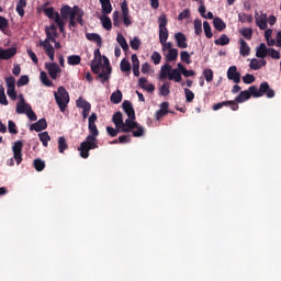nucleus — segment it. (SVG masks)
Here are the masks:
<instances>
[{
	"mask_svg": "<svg viewBox=\"0 0 281 281\" xmlns=\"http://www.w3.org/2000/svg\"><path fill=\"white\" fill-rule=\"evenodd\" d=\"M100 21L104 30H106L108 32H111V30H113V22H111V18H109V15H102L100 18Z\"/></svg>",
	"mask_w": 281,
	"mask_h": 281,
	"instance_id": "28",
	"label": "nucleus"
},
{
	"mask_svg": "<svg viewBox=\"0 0 281 281\" xmlns=\"http://www.w3.org/2000/svg\"><path fill=\"white\" fill-rule=\"evenodd\" d=\"M256 19V25L259 27V30H266L267 29V13H261L258 15V12L255 15Z\"/></svg>",
	"mask_w": 281,
	"mask_h": 281,
	"instance_id": "19",
	"label": "nucleus"
},
{
	"mask_svg": "<svg viewBox=\"0 0 281 281\" xmlns=\"http://www.w3.org/2000/svg\"><path fill=\"white\" fill-rule=\"evenodd\" d=\"M121 12L124 25H126V27L133 25V21H131V12L128 11V2L126 0L121 3Z\"/></svg>",
	"mask_w": 281,
	"mask_h": 281,
	"instance_id": "10",
	"label": "nucleus"
},
{
	"mask_svg": "<svg viewBox=\"0 0 281 281\" xmlns=\"http://www.w3.org/2000/svg\"><path fill=\"white\" fill-rule=\"evenodd\" d=\"M45 32L46 38L45 41H41L40 45L44 48V52L48 56L49 60L54 63V56L56 54V50L54 49V46L50 43H56V38H58V32L49 31V29H46Z\"/></svg>",
	"mask_w": 281,
	"mask_h": 281,
	"instance_id": "3",
	"label": "nucleus"
},
{
	"mask_svg": "<svg viewBox=\"0 0 281 281\" xmlns=\"http://www.w3.org/2000/svg\"><path fill=\"white\" fill-rule=\"evenodd\" d=\"M8 27H10V21L7 18L0 15V31L7 36L10 35L7 31Z\"/></svg>",
	"mask_w": 281,
	"mask_h": 281,
	"instance_id": "32",
	"label": "nucleus"
},
{
	"mask_svg": "<svg viewBox=\"0 0 281 281\" xmlns=\"http://www.w3.org/2000/svg\"><path fill=\"white\" fill-rule=\"evenodd\" d=\"M13 56H16V47H10L7 49L0 47V60H10Z\"/></svg>",
	"mask_w": 281,
	"mask_h": 281,
	"instance_id": "16",
	"label": "nucleus"
},
{
	"mask_svg": "<svg viewBox=\"0 0 281 281\" xmlns=\"http://www.w3.org/2000/svg\"><path fill=\"white\" fill-rule=\"evenodd\" d=\"M214 43L215 45H221L222 47H224V45H229V36L223 34L220 36V38L215 40Z\"/></svg>",
	"mask_w": 281,
	"mask_h": 281,
	"instance_id": "46",
	"label": "nucleus"
},
{
	"mask_svg": "<svg viewBox=\"0 0 281 281\" xmlns=\"http://www.w3.org/2000/svg\"><path fill=\"white\" fill-rule=\"evenodd\" d=\"M239 45H240L239 46L240 56H244V58H246V56H249V54H251V47H249V45L245 40L240 38Z\"/></svg>",
	"mask_w": 281,
	"mask_h": 281,
	"instance_id": "23",
	"label": "nucleus"
},
{
	"mask_svg": "<svg viewBox=\"0 0 281 281\" xmlns=\"http://www.w3.org/2000/svg\"><path fill=\"white\" fill-rule=\"evenodd\" d=\"M25 85H30V77L27 75H23L16 82V87H25Z\"/></svg>",
	"mask_w": 281,
	"mask_h": 281,
	"instance_id": "52",
	"label": "nucleus"
},
{
	"mask_svg": "<svg viewBox=\"0 0 281 281\" xmlns=\"http://www.w3.org/2000/svg\"><path fill=\"white\" fill-rule=\"evenodd\" d=\"M203 29H204V34L206 38H212V36H214V34L212 33V26H210V22L204 21Z\"/></svg>",
	"mask_w": 281,
	"mask_h": 281,
	"instance_id": "50",
	"label": "nucleus"
},
{
	"mask_svg": "<svg viewBox=\"0 0 281 281\" xmlns=\"http://www.w3.org/2000/svg\"><path fill=\"white\" fill-rule=\"evenodd\" d=\"M112 122L116 126V128H120L122 124L124 123V120L122 119V112H116L112 116Z\"/></svg>",
	"mask_w": 281,
	"mask_h": 281,
	"instance_id": "35",
	"label": "nucleus"
},
{
	"mask_svg": "<svg viewBox=\"0 0 281 281\" xmlns=\"http://www.w3.org/2000/svg\"><path fill=\"white\" fill-rule=\"evenodd\" d=\"M5 83H7V95L13 101H16L19 98L16 93V79L14 77H7L5 78Z\"/></svg>",
	"mask_w": 281,
	"mask_h": 281,
	"instance_id": "6",
	"label": "nucleus"
},
{
	"mask_svg": "<svg viewBox=\"0 0 281 281\" xmlns=\"http://www.w3.org/2000/svg\"><path fill=\"white\" fill-rule=\"evenodd\" d=\"M102 54L100 53V48L94 50V58L91 63V71L93 74H100V69H102Z\"/></svg>",
	"mask_w": 281,
	"mask_h": 281,
	"instance_id": "7",
	"label": "nucleus"
},
{
	"mask_svg": "<svg viewBox=\"0 0 281 281\" xmlns=\"http://www.w3.org/2000/svg\"><path fill=\"white\" fill-rule=\"evenodd\" d=\"M223 106H229L232 111H238L239 109L238 103H236V101H222L213 104L212 109L213 111H218L223 109Z\"/></svg>",
	"mask_w": 281,
	"mask_h": 281,
	"instance_id": "14",
	"label": "nucleus"
},
{
	"mask_svg": "<svg viewBox=\"0 0 281 281\" xmlns=\"http://www.w3.org/2000/svg\"><path fill=\"white\" fill-rule=\"evenodd\" d=\"M0 104H3V106H8V97L5 95V88H3V85H0Z\"/></svg>",
	"mask_w": 281,
	"mask_h": 281,
	"instance_id": "47",
	"label": "nucleus"
},
{
	"mask_svg": "<svg viewBox=\"0 0 281 281\" xmlns=\"http://www.w3.org/2000/svg\"><path fill=\"white\" fill-rule=\"evenodd\" d=\"M172 71V66L170 64H165L160 69V80H166L168 75Z\"/></svg>",
	"mask_w": 281,
	"mask_h": 281,
	"instance_id": "31",
	"label": "nucleus"
},
{
	"mask_svg": "<svg viewBox=\"0 0 281 281\" xmlns=\"http://www.w3.org/2000/svg\"><path fill=\"white\" fill-rule=\"evenodd\" d=\"M194 34H196V36H201V34H203V22L201 19L194 20Z\"/></svg>",
	"mask_w": 281,
	"mask_h": 281,
	"instance_id": "40",
	"label": "nucleus"
},
{
	"mask_svg": "<svg viewBox=\"0 0 281 281\" xmlns=\"http://www.w3.org/2000/svg\"><path fill=\"white\" fill-rule=\"evenodd\" d=\"M203 76L206 82H212V80H214V71L210 68L203 70Z\"/></svg>",
	"mask_w": 281,
	"mask_h": 281,
	"instance_id": "53",
	"label": "nucleus"
},
{
	"mask_svg": "<svg viewBox=\"0 0 281 281\" xmlns=\"http://www.w3.org/2000/svg\"><path fill=\"white\" fill-rule=\"evenodd\" d=\"M120 67H121V71H123V72L130 71L131 70V63L126 59H123L121 61Z\"/></svg>",
	"mask_w": 281,
	"mask_h": 281,
	"instance_id": "61",
	"label": "nucleus"
},
{
	"mask_svg": "<svg viewBox=\"0 0 281 281\" xmlns=\"http://www.w3.org/2000/svg\"><path fill=\"white\" fill-rule=\"evenodd\" d=\"M177 58H179V50L177 48L170 49L166 55L167 63H173Z\"/></svg>",
	"mask_w": 281,
	"mask_h": 281,
	"instance_id": "34",
	"label": "nucleus"
},
{
	"mask_svg": "<svg viewBox=\"0 0 281 281\" xmlns=\"http://www.w3.org/2000/svg\"><path fill=\"white\" fill-rule=\"evenodd\" d=\"M13 150V159L16 161L19 166L21 161H23V140H16L12 147Z\"/></svg>",
	"mask_w": 281,
	"mask_h": 281,
	"instance_id": "8",
	"label": "nucleus"
},
{
	"mask_svg": "<svg viewBox=\"0 0 281 281\" xmlns=\"http://www.w3.org/2000/svg\"><path fill=\"white\" fill-rule=\"evenodd\" d=\"M103 65L105 66L102 70V72H100L98 75V78H101V80H103V82H106V80H109L110 76H111V63L109 61V57L103 56Z\"/></svg>",
	"mask_w": 281,
	"mask_h": 281,
	"instance_id": "11",
	"label": "nucleus"
},
{
	"mask_svg": "<svg viewBox=\"0 0 281 281\" xmlns=\"http://www.w3.org/2000/svg\"><path fill=\"white\" fill-rule=\"evenodd\" d=\"M33 166H34L35 170H37V172H43V170H45V161H43L41 159H35L33 161Z\"/></svg>",
	"mask_w": 281,
	"mask_h": 281,
	"instance_id": "51",
	"label": "nucleus"
},
{
	"mask_svg": "<svg viewBox=\"0 0 281 281\" xmlns=\"http://www.w3.org/2000/svg\"><path fill=\"white\" fill-rule=\"evenodd\" d=\"M106 133L108 135H110V137H117V134L119 133H122V130L121 128H113L111 126H108L106 127Z\"/></svg>",
	"mask_w": 281,
	"mask_h": 281,
	"instance_id": "58",
	"label": "nucleus"
},
{
	"mask_svg": "<svg viewBox=\"0 0 281 281\" xmlns=\"http://www.w3.org/2000/svg\"><path fill=\"white\" fill-rule=\"evenodd\" d=\"M213 26L215 27V30H217V32H223V30H225V27H227V24L224 23L223 19L214 18Z\"/></svg>",
	"mask_w": 281,
	"mask_h": 281,
	"instance_id": "30",
	"label": "nucleus"
},
{
	"mask_svg": "<svg viewBox=\"0 0 281 281\" xmlns=\"http://www.w3.org/2000/svg\"><path fill=\"white\" fill-rule=\"evenodd\" d=\"M55 23L58 25L59 32H61V34H65L66 21L63 18H60V14H58V13H56Z\"/></svg>",
	"mask_w": 281,
	"mask_h": 281,
	"instance_id": "45",
	"label": "nucleus"
},
{
	"mask_svg": "<svg viewBox=\"0 0 281 281\" xmlns=\"http://www.w3.org/2000/svg\"><path fill=\"white\" fill-rule=\"evenodd\" d=\"M87 41H91L92 43L97 44V47H102V37L98 33H87L86 34Z\"/></svg>",
	"mask_w": 281,
	"mask_h": 281,
	"instance_id": "26",
	"label": "nucleus"
},
{
	"mask_svg": "<svg viewBox=\"0 0 281 281\" xmlns=\"http://www.w3.org/2000/svg\"><path fill=\"white\" fill-rule=\"evenodd\" d=\"M54 95L59 106V110L61 111V113H65L67 104H69V92H67V89H65V87L60 86L57 92L54 93Z\"/></svg>",
	"mask_w": 281,
	"mask_h": 281,
	"instance_id": "4",
	"label": "nucleus"
},
{
	"mask_svg": "<svg viewBox=\"0 0 281 281\" xmlns=\"http://www.w3.org/2000/svg\"><path fill=\"white\" fill-rule=\"evenodd\" d=\"M268 56L274 58V60H280V52L276 50V48H268Z\"/></svg>",
	"mask_w": 281,
	"mask_h": 281,
	"instance_id": "59",
	"label": "nucleus"
},
{
	"mask_svg": "<svg viewBox=\"0 0 281 281\" xmlns=\"http://www.w3.org/2000/svg\"><path fill=\"white\" fill-rule=\"evenodd\" d=\"M46 69L52 80H56V78H58V74L63 71L60 66H58L56 63L46 64Z\"/></svg>",
	"mask_w": 281,
	"mask_h": 281,
	"instance_id": "13",
	"label": "nucleus"
},
{
	"mask_svg": "<svg viewBox=\"0 0 281 281\" xmlns=\"http://www.w3.org/2000/svg\"><path fill=\"white\" fill-rule=\"evenodd\" d=\"M183 19H190V9H184L181 13H179L178 21H183Z\"/></svg>",
	"mask_w": 281,
	"mask_h": 281,
	"instance_id": "64",
	"label": "nucleus"
},
{
	"mask_svg": "<svg viewBox=\"0 0 281 281\" xmlns=\"http://www.w3.org/2000/svg\"><path fill=\"white\" fill-rule=\"evenodd\" d=\"M8 128L11 135H16V133H19V131L16 130V123H14L13 121L8 122Z\"/></svg>",
	"mask_w": 281,
	"mask_h": 281,
	"instance_id": "62",
	"label": "nucleus"
},
{
	"mask_svg": "<svg viewBox=\"0 0 281 281\" xmlns=\"http://www.w3.org/2000/svg\"><path fill=\"white\" fill-rule=\"evenodd\" d=\"M74 9H71V7H69V5H64V7H61V9H60V14H61V19L64 20V21H67V19H69V14H71V11H72Z\"/></svg>",
	"mask_w": 281,
	"mask_h": 281,
	"instance_id": "42",
	"label": "nucleus"
},
{
	"mask_svg": "<svg viewBox=\"0 0 281 281\" xmlns=\"http://www.w3.org/2000/svg\"><path fill=\"white\" fill-rule=\"evenodd\" d=\"M110 102H112V104H120V102H122V92L120 90L114 91L110 95Z\"/></svg>",
	"mask_w": 281,
	"mask_h": 281,
	"instance_id": "36",
	"label": "nucleus"
},
{
	"mask_svg": "<svg viewBox=\"0 0 281 281\" xmlns=\"http://www.w3.org/2000/svg\"><path fill=\"white\" fill-rule=\"evenodd\" d=\"M268 55H269V48H267V44L261 43L256 52L257 58H261L265 60V58H267Z\"/></svg>",
	"mask_w": 281,
	"mask_h": 281,
	"instance_id": "25",
	"label": "nucleus"
},
{
	"mask_svg": "<svg viewBox=\"0 0 281 281\" xmlns=\"http://www.w3.org/2000/svg\"><path fill=\"white\" fill-rule=\"evenodd\" d=\"M238 19H239L240 23H252V21H254V16L249 15L247 13H239Z\"/></svg>",
	"mask_w": 281,
	"mask_h": 281,
	"instance_id": "49",
	"label": "nucleus"
},
{
	"mask_svg": "<svg viewBox=\"0 0 281 281\" xmlns=\"http://www.w3.org/2000/svg\"><path fill=\"white\" fill-rule=\"evenodd\" d=\"M181 74L182 72H179V69L171 68V71L168 74V79L175 80V82H181L182 80Z\"/></svg>",
	"mask_w": 281,
	"mask_h": 281,
	"instance_id": "29",
	"label": "nucleus"
},
{
	"mask_svg": "<svg viewBox=\"0 0 281 281\" xmlns=\"http://www.w3.org/2000/svg\"><path fill=\"white\" fill-rule=\"evenodd\" d=\"M95 122H98V114L91 113L88 119V131L90 134L86 137V140L82 142L78 147V150L80 151V157H82V159H89V150H95V148H99L98 135H100V131H98Z\"/></svg>",
	"mask_w": 281,
	"mask_h": 281,
	"instance_id": "1",
	"label": "nucleus"
},
{
	"mask_svg": "<svg viewBox=\"0 0 281 281\" xmlns=\"http://www.w3.org/2000/svg\"><path fill=\"white\" fill-rule=\"evenodd\" d=\"M150 58L154 65H159L161 63V54H159V52H154Z\"/></svg>",
	"mask_w": 281,
	"mask_h": 281,
	"instance_id": "60",
	"label": "nucleus"
},
{
	"mask_svg": "<svg viewBox=\"0 0 281 281\" xmlns=\"http://www.w3.org/2000/svg\"><path fill=\"white\" fill-rule=\"evenodd\" d=\"M184 94H186V101L187 102H192L194 100V92H192V90L186 88L184 89Z\"/></svg>",
	"mask_w": 281,
	"mask_h": 281,
	"instance_id": "63",
	"label": "nucleus"
},
{
	"mask_svg": "<svg viewBox=\"0 0 281 281\" xmlns=\"http://www.w3.org/2000/svg\"><path fill=\"white\" fill-rule=\"evenodd\" d=\"M38 138H40V140L42 142V144H43V146H44L45 148H47L48 142L52 140V137L49 136V133H47V132H42V133H40V134H38Z\"/></svg>",
	"mask_w": 281,
	"mask_h": 281,
	"instance_id": "38",
	"label": "nucleus"
},
{
	"mask_svg": "<svg viewBox=\"0 0 281 281\" xmlns=\"http://www.w3.org/2000/svg\"><path fill=\"white\" fill-rule=\"evenodd\" d=\"M228 80H233L235 85H239L240 82V72H238V68L236 66H231L227 70Z\"/></svg>",
	"mask_w": 281,
	"mask_h": 281,
	"instance_id": "15",
	"label": "nucleus"
},
{
	"mask_svg": "<svg viewBox=\"0 0 281 281\" xmlns=\"http://www.w3.org/2000/svg\"><path fill=\"white\" fill-rule=\"evenodd\" d=\"M262 67H267V60L256 58L250 60L249 68L254 71H258V69H262Z\"/></svg>",
	"mask_w": 281,
	"mask_h": 281,
	"instance_id": "21",
	"label": "nucleus"
},
{
	"mask_svg": "<svg viewBox=\"0 0 281 281\" xmlns=\"http://www.w3.org/2000/svg\"><path fill=\"white\" fill-rule=\"evenodd\" d=\"M240 35L244 36V38H246V41H251L252 36H254V30L249 29V27H244L239 31Z\"/></svg>",
	"mask_w": 281,
	"mask_h": 281,
	"instance_id": "39",
	"label": "nucleus"
},
{
	"mask_svg": "<svg viewBox=\"0 0 281 281\" xmlns=\"http://www.w3.org/2000/svg\"><path fill=\"white\" fill-rule=\"evenodd\" d=\"M267 95V98H276V91L269 87V82L263 81L260 83L259 89L256 86L249 87L248 91H241L233 102L236 104H243V102H247L249 98H262V95Z\"/></svg>",
	"mask_w": 281,
	"mask_h": 281,
	"instance_id": "2",
	"label": "nucleus"
},
{
	"mask_svg": "<svg viewBox=\"0 0 281 281\" xmlns=\"http://www.w3.org/2000/svg\"><path fill=\"white\" fill-rule=\"evenodd\" d=\"M40 78L41 81L45 85V87H54V82L49 80V77H47V72L41 71Z\"/></svg>",
	"mask_w": 281,
	"mask_h": 281,
	"instance_id": "44",
	"label": "nucleus"
},
{
	"mask_svg": "<svg viewBox=\"0 0 281 281\" xmlns=\"http://www.w3.org/2000/svg\"><path fill=\"white\" fill-rule=\"evenodd\" d=\"M30 128L31 131H35V133H41V131L47 128V120L40 119L36 123H33Z\"/></svg>",
	"mask_w": 281,
	"mask_h": 281,
	"instance_id": "20",
	"label": "nucleus"
},
{
	"mask_svg": "<svg viewBox=\"0 0 281 281\" xmlns=\"http://www.w3.org/2000/svg\"><path fill=\"white\" fill-rule=\"evenodd\" d=\"M101 8L102 14H111V12H113V5H111V0L108 2H102Z\"/></svg>",
	"mask_w": 281,
	"mask_h": 281,
	"instance_id": "48",
	"label": "nucleus"
},
{
	"mask_svg": "<svg viewBox=\"0 0 281 281\" xmlns=\"http://www.w3.org/2000/svg\"><path fill=\"white\" fill-rule=\"evenodd\" d=\"M45 16H47L48 19H52L56 22V14H60L56 11H54V7H50V8H46L43 10Z\"/></svg>",
	"mask_w": 281,
	"mask_h": 281,
	"instance_id": "43",
	"label": "nucleus"
},
{
	"mask_svg": "<svg viewBox=\"0 0 281 281\" xmlns=\"http://www.w3.org/2000/svg\"><path fill=\"white\" fill-rule=\"evenodd\" d=\"M69 148V145L67 144V138L65 136H60L58 138V150L60 154L65 153Z\"/></svg>",
	"mask_w": 281,
	"mask_h": 281,
	"instance_id": "37",
	"label": "nucleus"
},
{
	"mask_svg": "<svg viewBox=\"0 0 281 281\" xmlns=\"http://www.w3.org/2000/svg\"><path fill=\"white\" fill-rule=\"evenodd\" d=\"M168 106H170V103H168L167 101L160 103V109L155 113V117L157 121L161 120V117H165V115H168V113H170Z\"/></svg>",
	"mask_w": 281,
	"mask_h": 281,
	"instance_id": "17",
	"label": "nucleus"
},
{
	"mask_svg": "<svg viewBox=\"0 0 281 281\" xmlns=\"http://www.w3.org/2000/svg\"><path fill=\"white\" fill-rule=\"evenodd\" d=\"M116 42L119 43V45H121L123 52H128V43L126 42V37H124L122 33L117 34Z\"/></svg>",
	"mask_w": 281,
	"mask_h": 281,
	"instance_id": "33",
	"label": "nucleus"
},
{
	"mask_svg": "<svg viewBox=\"0 0 281 281\" xmlns=\"http://www.w3.org/2000/svg\"><path fill=\"white\" fill-rule=\"evenodd\" d=\"M130 45L132 49L137 50L142 46V41L138 40V37H134L133 40L130 41Z\"/></svg>",
	"mask_w": 281,
	"mask_h": 281,
	"instance_id": "57",
	"label": "nucleus"
},
{
	"mask_svg": "<svg viewBox=\"0 0 281 281\" xmlns=\"http://www.w3.org/2000/svg\"><path fill=\"white\" fill-rule=\"evenodd\" d=\"M175 38H176V43H177V45L180 49H187L188 48V43H186V41H188V37H186V34L177 33L175 35Z\"/></svg>",
	"mask_w": 281,
	"mask_h": 281,
	"instance_id": "22",
	"label": "nucleus"
},
{
	"mask_svg": "<svg viewBox=\"0 0 281 281\" xmlns=\"http://www.w3.org/2000/svg\"><path fill=\"white\" fill-rule=\"evenodd\" d=\"M146 82H148V80L145 77L139 78L138 87H140V89H144L145 91H148L149 93H153V91H155V85L153 83L146 85Z\"/></svg>",
	"mask_w": 281,
	"mask_h": 281,
	"instance_id": "24",
	"label": "nucleus"
},
{
	"mask_svg": "<svg viewBox=\"0 0 281 281\" xmlns=\"http://www.w3.org/2000/svg\"><path fill=\"white\" fill-rule=\"evenodd\" d=\"M76 104L78 109H82V117L83 120H87L89 117V113H91V103L82 99V97H79Z\"/></svg>",
	"mask_w": 281,
	"mask_h": 281,
	"instance_id": "9",
	"label": "nucleus"
},
{
	"mask_svg": "<svg viewBox=\"0 0 281 281\" xmlns=\"http://www.w3.org/2000/svg\"><path fill=\"white\" fill-rule=\"evenodd\" d=\"M138 126V123L135 122V119H126L124 123L121 124V133H132L135 127Z\"/></svg>",
	"mask_w": 281,
	"mask_h": 281,
	"instance_id": "12",
	"label": "nucleus"
},
{
	"mask_svg": "<svg viewBox=\"0 0 281 281\" xmlns=\"http://www.w3.org/2000/svg\"><path fill=\"white\" fill-rule=\"evenodd\" d=\"M32 109V105L27 104V102L24 103H16L15 113L19 115H23L27 113Z\"/></svg>",
	"mask_w": 281,
	"mask_h": 281,
	"instance_id": "27",
	"label": "nucleus"
},
{
	"mask_svg": "<svg viewBox=\"0 0 281 281\" xmlns=\"http://www.w3.org/2000/svg\"><path fill=\"white\" fill-rule=\"evenodd\" d=\"M135 128H136V131L132 130L133 137H144L145 131H144V127L142 125H139V123H138V126Z\"/></svg>",
	"mask_w": 281,
	"mask_h": 281,
	"instance_id": "56",
	"label": "nucleus"
},
{
	"mask_svg": "<svg viewBox=\"0 0 281 281\" xmlns=\"http://www.w3.org/2000/svg\"><path fill=\"white\" fill-rule=\"evenodd\" d=\"M81 61H82V57H80L79 55H70L67 58L68 65H71V66L80 65Z\"/></svg>",
	"mask_w": 281,
	"mask_h": 281,
	"instance_id": "41",
	"label": "nucleus"
},
{
	"mask_svg": "<svg viewBox=\"0 0 281 281\" xmlns=\"http://www.w3.org/2000/svg\"><path fill=\"white\" fill-rule=\"evenodd\" d=\"M122 106L127 117H130V120H135V109H133V103H131V101H123Z\"/></svg>",
	"mask_w": 281,
	"mask_h": 281,
	"instance_id": "18",
	"label": "nucleus"
},
{
	"mask_svg": "<svg viewBox=\"0 0 281 281\" xmlns=\"http://www.w3.org/2000/svg\"><path fill=\"white\" fill-rule=\"evenodd\" d=\"M159 23V43L160 45H164L168 41V18L166 16V13H162L158 18Z\"/></svg>",
	"mask_w": 281,
	"mask_h": 281,
	"instance_id": "5",
	"label": "nucleus"
},
{
	"mask_svg": "<svg viewBox=\"0 0 281 281\" xmlns=\"http://www.w3.org/2000/svg\"><path fill=\"white\" fill-rule=\"evenodd\" d=\"M243 82L244 85H254V82H256V77L251 74H246L243 77Z\"/></svg>",
	"mask_w": 281,
	"mask_h": 281,
	"instance_id": "54",
	"label": "nucleus"
},
{
	"mask_svg": "<svg viewBox=\"0 0 281 281\" xmlns=\"http://www.w3.org/2000/svg\"><path fill=\"white\" fill-rule=\"evenodd\" d=\"M180 60L187 65H190V63H192V60H190V53H188V50H182L180 53Z\"/></svg>",
	"mask_w": 281,
	"mask_h": 281,
	"instance_id": "55",
	"label": "nucleus"
}]
</instances>
